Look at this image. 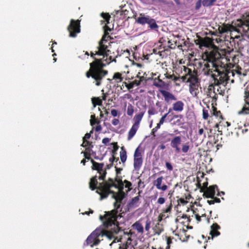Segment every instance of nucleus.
Instances as JSON below:
<instances>
[{"label":"nucleus","instance_id":"f257e3e1","mask_svg":"<svg viewBox=\"0 0 249 249\" xmlns=\"http://www.w3.org/2000/svg\"><path fill=\"white\" fill-rule=\"evenodd\" d=\"M97 177L96 175L91 178L89 187L91 190L97 189L96 192L100 195V200L106 198L109 194H112V198L115 200L113 203L114 209L107 213L103 217L107 218L108 225L112 224L114 225L119 216L118 215L119 211H122L121 204L125 196V193L123 191L124 181L116 179L115 181L118 183L117 184L112 178H109L108 181H105L100 183L99 186L97 187L98 184Z\"/></svg>","mask_w":249,"mask_h":249},{"label":"nucleus","instance_id":"f03ea898","mask_svg":"<svg viewBox=\"0 0 249 249\" xmlns=\"http://www.w3.org/2000/svg\"><path fill=\"white\" fill-rule=\"evenodd\" d=\"M203 59L206 61L204 64V74L211 75L213 79V84L215 86L222 85L225 87L231 81L234 82L231 76H234V71H231V68L232 65L228 62L229 59L224 56L217 52L211 51L205 53L203 55Z\"/></svg>","mask_w":249,"mask_h":249},{"label":"nucleus","instance_id":"7ed1b4c3","mask_svg":"<svg viewBox=\"0 0 249 249\" xmlns=\"http://www.w3.org/2000/svg\"><path fill=\"white\" fill-rule=\"evenodd\" d=\"M106 37V35H105L99 41L95 53H91L90 56L94 59V61L89 64L90 69L86 72L87 77H91L95 80V85L98 86L101 85V80L108 73L107 71L103 70V68L111 62V57H107L110 51L107 50V46L104 44L107 41Z\"/></svg>","mask_w":249,"mask_h":249},{"label":"nucleus","instance_id":"20e7f679","mask_svg":"<svg viewBox=\"0 0 249 249\" xmlns=\"http://www.w3.org/2000/svg\"><path fill=\"white\" fill-rule=\"evenodd\" d=\"M100 218L101 220L104 221V225L107 227L108 228L109 227H111L112 226H114L113 231L110 232L111 234L113 236V238L112 239H114V240L110 244V246L114 243L119 242H123L124 240H126V241H125V244H123V246L122 247L120 246V248H122V249H128L130 246H131V247L132 246H131V241L132 240H131V238L128 236V234L126 233L124 231H121L120 233V236H121V237L120 239H118L117 237H115L114 236V233L117 234V233H119L120 231L119 227L117 225V221L115 222V224L114 225L113 224H112L111 225V224L108 225L107 222V218L106 217H103L102 216L100 215ZM117 220V219H116V220Z\"/></svg>","mask_w":249,"mask_h":249},{"label":"nucleus","instance_id":"39448f33","mask_svg":"<svg viewBox=\"0 0 249 249\" xmlns=\"http://www.w3.org/2000/svg\"><path fill=\"white\" fill-rule=\"evenodd\" d=\"M103 236L107 237L109 240L113 238L110 232L101 228H97L87 238V245H89L91 247L97 246L100 242V237Z\"/></svg>","mask_w":249,"mask_h":249},{"label":"nucleus","instance_id":"423d86ee","mask_svg":"<svg viewBox=\"0 0 249 249\" xmlns=\"http://www.w3.org/2000/svg\"><path fill=\"white\" fill-rule=\"evenodd\" d=\"M91 162L92 164V169L96 170L99 174L98 177L97 176V178H98L99 180H104L107 174L106 170L109 169L112 166V164L110 163L106 165V167L104 168V163H98L91 160Z\"/></svg>","mask_w":249,"mask_h":249},{"label":"nucleus","instance_id":"0eeeda50","mask_svg":"<svg viewBox=\"0 0 249 249\" xmlns=\"http://www.w3.org/2000/svg\"><path fill=\"white\" fill-rule=\"evenodd\" d=\"M80 21L78 19L75 20L72 19L71 20L70 23L67 28L70 33V37H75L77 34L80 32Z\"/></svg>","mask_w":249,"mask_h":249},{"label":"nucleus","instance_id":"6e6552de","mask_svg":"<svg viewBox=\"0 0 249 249\" xmlns=\"http://www.w3.org/2000/svg\"><path fill=\"white\" fill-rule=\"evenodd\" d=\"M244 100L245 104L242 109L238 112L239 115H247L249 114V91L245 90Z\"/></svg>","mask_w":249,"mask_h":249},{"label":"nucleus","instance_id":"1a4fd4ad","mask_svg":"<svg viewBox=\"0 0 249 249\" xmlns=\"http://www.w3.org/2000/svg\"><path fill=\"white\" fill-rule=\"evenodd\" d=\"M237 22V26L242 28L244 32L247 33L249 31V14L248 17L243 19H239Z\"/></svg>","mask_w":249,"mask_h":249},{"label":"nucleus","instance_id":"9d476101","mask_svg":"<svg viewBox=\"0 0 249 249\" xmlns=\"http://www.w3.org/2000/svg\"><path fill=\"white\" fill-rule=\"evenodd\" d=\"M139 200L140 196H136L129 200L126 206L127 211L138 207L140 204Z\"/></svg>","mask_w":249,"mask_h":249},{"label":"nucleus","instance_id":"9b49d317","mask_svg":"<svg viewBox=\"0 0 249 249\" xmlns=\"http://www.w3.org/2000/svg\"><path fill=\"white\" fill-rule=\"evenodd\" d=\"M216 189H217V186L216 185H212L207 187L205 192L204 193V196H205L207 198H213L215 195Z\"/></svg>","mask_w":249,"mask_h":249},{"label":"nucleus","instance_id":"f8f14e48","mask_svg":"<svg viewBox=\"0 0 249 249\" xmlns=\"http://www.w3.org/2000/svg\"><path fill=\"white\" fill-rule=\"evenodd\" d=\"M160 92L164 98V100L168 103L171 100L176 101V97L170 92L163 89L160 90Z\"/></svg>","mask_w":249,"mask_h":249},{"label":"nucleus","instance_id":"ddd939ff","mask_svg":"<svg viewBox=\"0 0 249 249\" xmlns=\"http://www.w3.org/2000/svg\"><path fill=\"white\" fill-rule=\"evenodd\" d=\"M211 230L210 234L211 235V237H208V239L213 238L214 237L220 235V232L217 231L218 230L220 229V226L217 223H214L211 226Z\"/></svg>","mask_w":249,"mask_h":249},{"label":"nucleus","instance_id":"4468645a","mask_svg":"<svg viewBox=\"0 0 249 249\" xmlns=\"http://www.w3.org/2000/svg\"><path fill=\"white\" fill-rule=\"evenodd\" d=\"M181 138L180 136H176L171 141L170 145L172 148H175L177 152H179L180 148L179 145L181 143Z\"/></svg>","mask_w":249,"mask_h":249},{"label":"nucleus","instance_id":"2eb2a0df","mask_svg":"<svg viewBox=\"0 0 249 249\" xmlns=\"http://www.w3.org/2000/svg\"><path fill=\"white\" fill-rule=\"evenodd\" d=\"M151 17L148 15L141 14L140 16L136 19V22L142 25L147 24Z\"/></svg>","mask_w":249,"mask_h":249},{"label":"nucleus","instance_id":"dca6fc26","mask_svg":"<svg viewBox=\"0 0 249 249\" xmlns=\"http://www.w3.org/2000/svg\"><path fill=\"white\" fill-rule=\"evenodd\" d=\"M188 70L189 77L187 78V82L190 83V85L194 86L198 82V79L195 75L191 73V71L190 69Z\"/></svg>","mask_w":249,"mask_h":249},{"label":"nucleus","instance_id":"f3484780","mask_svg":"<svg viewBox=\"0 0 249 249\" xmlns=\"http://www.w3.org/2000/svg\"><path fill=\"white\" fill-rule=\"evenodd\" d=\"M184 106V103L182 101H178L173 104V110L180 112L183 111Z\"/></svg>","mask_w":249,"mask_h":249},{"label":"nucleus","instance_id":"a211bd4d","mask_svg":"<svg viewBox=\"0 0 249 249\" xmlns=\"http://www.w3.org/2000/svg\"><path fill=\"white\" fill-rule=\"evenodd\" d=\"M142 158H134V168L136 171H139L142 164Z\"/></svg>","mask_w":249,"mask_h":249},{"label":"nucleus","instance_id":"6ab92c4d","mask_svg":"<svg viewBox=\"0 0 249 249\" xmlns=\"http://www.w3.org/2000/svg\"><path fill=\"white\" fill-rule=\"evenodd\" d=\"M139 126L133 125L132 126L131 128L129 130L127 136V140H130L135 135L137 131L139 128Z\"/></svg>","mask_w":249,"mask_h":249},{"label":"nucleus","instance_id":"aec40b11","mask_svg":"<svg viewBox=\"0 0 249 249\" xmlns=\"http://www.w3.org/2000/svg\"><path fill=\"white\" fill-rule=\"evenodd\" d=\"M144 112H141L139 113L138 114H136L134 117V120L135 121L134 124L133 125H135L136 126L139 127L140 123L144 115Z\"/></svg>","mask_w":249,"mask_h":249},{"label":"nucleus","instance_id":"412c9836","mask_svg":"<svg viewBox=\"0 0 249 249\" xmlns=\"http://www.w3.org/2000/svg\"><path fill=\"white\" fill-rule=\"evenodd\" d=\"M148 27L152 30H157L159 26L157 24L156 20L152 18L150 19L148 23Z\"/></svg>","mask_w":249,"mask_h":249},{"label":"nucleus","instance_id":"4be33fe9","mask_svg":"<svg viewBox=\"0 0 249 249\" xmlns=\"http://www.w3.org/2000/svg\"><path fill=\"white\" fill-rule=\"evenodd\" d=\"M133 228L136 230L139 233H142L143 232V228L142 225L139 221H136L132 225Z\"/></svg>","mask_w":249,"mask_h":249},{"label":"nucleus","instance_id":"5701e85b","mask_svg":"<svg viewBox=\"0 0 249 249\" xmlns=\"http://www.w3.org/2000/svg\"><path fill=\"white\" fill-rule=\"evenodd\" d=\"M120 159L121 161L124 163L125 162L127 159L126 152L124 147H121V151L120 153Z\"/></svg>","mask_w":249,"mask_h":249},{"label":"nucleus","instance_id":"b1692460","mask_svg":"<svg viewBox=\"0 0 249 249\" xmlns=\"http://www.w3.org/2000/svg\"><path fill=\"white\" fill-rule=\"evenodd\" d=\"M163 177L160 176L156 180L153 181V184L156 187L157 189H159L161 186V184L163 180Z\"/></svg>","mask_w":249,"mask_h":249},{"label":"nucleus","instance_id":"393cba45","mask_svg":"<svg viewBox=\"0 0 249 249\" xmlns=\"http://www.w3.org/2000/svg\"><path fill=\"white\" fill-rule=\"evenodd\" d=\"M153 85L158 88H164L165 84L164 81L160 79H155L153 82Z\"/></svg>","mask_w":249,"mask_h":249},{"label":"nucleus","instance_id":"a878e982","mask_svg":"<svg viewBox=\"0 0 249 249\" xmlns=\"http://www.w3.org/2000/svg\"><path fill=\"white\" fill-rule=\"evenodd\" d=\"M216 1V0H203L202 4L204 7H210L212 6Z\"/></svg>","mask_w":249,"mask_h":249},{"label":"nucleus","instance_id":"bb28decb","mask_svg":"<svg viewBox=\"0 0 249 249\" xmlns=\"http://www.w3.org/2000/svg\"><path fill=\"white\" fill-rule=\"evenodd\" d=\"M81 146L86 147V150L88 152H90L91 148L93 147L92 143L89 141H86V142L85 143L83 142Z\"/></svg>","mask_w":249,"mask_h":249},{"label":"nucleus","instance_id":"cd10ccee","mask_svg":"<svg viewBox=\"0 0 249 249\" xmlns=\"http://www.w3.org/2000/svg\"><path fill=\"white\" fill-rule=\"evenodd\" d=\"M112 79L115 80L116 83H119L123 80V77L121 73L116 72L113 75Z\"/></svg>","mask_w":249,"mask_h":249},{"label":"nucleus","instance_id":"c85d7f7f","mask_svg":"<svg viewBox=\"0 0 249 249\" xmlns=\"http://www.w3.org/2000/svg\"><path fill=\"white\" fill-rule=\"evenodd\" d=\"M134 113V107L131 104H128L127 108V114L128 116H132Z\"/></svg>","mask_w":249,"mask_h":249},{"label":"nucleus","instance_id":"c756f323","mask_svg":"<svg viewBox=\"0 0 249 249\" xmlns=\"http://www.w3.org/2000/svg\"><path fill=\"white\" fill-rule=\"evenodd\" d=\"M134 158H142L141 153L139 150V146L135 151Z\"/></svg>","mask_w":249,"mask_h":249},{"label":"nucleus","instance_id":"7c9ffc66","mask_svg":"<svg viewBox=\"0 0 249 249\" xmlns=\"http://www.w3.org/2000/svg\"><path fill=\"white\" fill-rule=\"evenodd\" d=\"M101 16L105 20L107 23H109L110 16L108 14L102 13L101 14Z\"/></svg>","mask_w":249,"mask_h":249},{"label":"nucleus","instance_id":"2f4dec72","mask_svg":"<svg viewBox=\"0 0 249 249\" xmlns=\"http://www.w3.org/2000/svg\"><path fill=\"white\" fill-rule=\"evenodd\" d=\"M124 183L125 184V187L128 188V191H130L132 189V183L127 180H124Z\"/></svg>","mask_w":249,"mask_h":249},{"label":"nucleus","instance_id":"473e14b6","mask_svg":"<svg viewBox=\"0 0 249 249\" xmlns=\"http://www.w3.org/2000/svg\"><path fill=\"white\" fill-rule=\"evenodd\" d=\"M202 115H203V118L204 120L207 119L208 117H209L208 110V109H203Z\"/></svg>","mask_w":249,"mask_h":249},{"label":"nucleus","instance_id":"72a5a7b5","mask_svg":"<svg viewBox=\"0 0 249 249\" xmlns=\"http://www.w3.org/2000/svg\"><path fill=\"white\" fill-rule=\"evenodd\" d=\"M148 113L149 116L157 114V111L154 107H151L148 110Z\"/></svg>","mask_w":249,"mask_h":249},{"label":"nucleus","instance_id":"f704fd0d","mask_svg":"<svg viewBox=\"0 0 249 249\" xmlns=\"http://www.w3.org/2000/svg\"><path fill=\"white\" fill-rule=\"evenodd\" d=\"M231 71H234L235 75L233 77L237 76V77H238L240 75L242 74L241 69L240 70H231Z\"/></svg>","mask_w":249,"mask_h":249},{"label":"nucleus","instance_id":"c9c22d12","mask_svg":"<svg viewBox=\"0 0 249 249\" xmlns=\"http://www.w3.org/2000/svg\"><path fill=\"white\" fill-rule=\"evenodd\" d=\"M151 221L149 220H147L145 222V231H148L150 227Z\"/></svg>","mask_w":249,"mask_h":249},{"label":"nucleus","instance_id":"e433bc0d","mask_svg":"<svg viewBox=\"0 0 249 249\" xmlns=\"http://www.w3.org/2000/svg\"><path fill=\"white\" fill-rule=\"evenodd\" d=\"M189 149V146L187 144L183 145L182 148V151L183 153H187Z\"/></svg>","mask_w":249,"mask_h":249},{"label":"nucleus","instance_id":"4c0bfd02","mask_svg":"<svg viewBox=\"0 0 249 249\" xmlns=\"http://www.w3.org/2000/svg\"><path fill=\"white\" fill-rule=\"evenodd\" d=\"M202 2V0H198V1L196 2L195 6L196 10H198L200 8Z\"/></svg>","mask_w":249,"mask_h":249},{"label":"nucleus","instance_id":"58836bf2","mask_svg":"<svg viewBox=\"0 0 249 249\" xmlns=\"http://www.w3.org/2000/svg\"><path fill=\"white\" fill-rule=\"evenodd\" d=\"M167 78L169 79H171L174 81H177L179 79V77H177L174 75H170L167 76Z\"/></svg>","mask_w":249,"mask_h":249},{"label":"nucleus","instance_id":"ea45409f","mask_svg":"<svg viewBox=\"0 0 249 249\" xmlns=\"http://www.w3.org/2000/svg\"><path fill=\"white\" fill-rule=\"evenodd\" d=\"M91 136V135L90 133H86L85 135V136L83 138V142L85 143L86 142V141H88L87 140L90 138Z\"/></svg>","mask_w":249,"mask_h":249},{"label":"nucleus","instance_id":"a19ab883","mask_svg":"<svg viewBox=\"0 0 249 249\" xmlns=\"http://www.w3.org/2000/svg\"><path fill=\"white\" fill-rule=\"evenodd\" d=\"M160 127V126L157 124V126L152 130L151 134L155 136V133L157 132Z\"/></svg>","mask_w":249,"mask_h":249},{"label":"nucleus","instance_id":"79ce46f5","mask_svg":"<svg viewBox=\"0 0 249 249\" xmlns=\"http://www.w3.org/2000/svg\"><path fill=\"white\" fill-rule=\"evenodd\" d=\"M165 166L167 169L169 170V171H172L173 170V166L171 163L169 162H166L165 163Z\"/></svg>","mask_w":249,"mask_h":249},{"label":"nucleus","instance_id":"37998d69","mask_svg":"<svg viewBox=\"0 0 249 249\" xmlns=\"http://www.w3.org/2000/svg\"><path fill=\"white\" fill-rule=\"evenodd\" d=\"M110 139L108 138H104L102 140V143L104 144H107L110 141Z\"/></svg>","mask_w":249,"mask_h":249},{"label":"nucleus","instance_id":"c03bdc74","mask_svg":"<svg viewBox=\"0 0 249 249\" xmlns=\"http://www.w3.org/2000/svg\"><path fill=\"white\" fill-rule=\"evenodd\" d=\"M165 202V198L162 197H159L158 200V203L160 204H162Z\"/></svg>","mask_w":249,"mask_h":249},{"label":"nucleus","instance_id":"a18cd8bd","mask_svg":"<svg viewBox=\"0 0 249 249\" xmlns=\"http://www.w3.org/2000/svg\"><path fill=\"white\" fill-rule=\"evenodd\" d=\"M91 120H90V123H91V124L92 125L96 123V121L94 115H92L91 116Z\"/></svg>","mask_w":249,"mask_h":249},{"label":"nucleus","instance_id":"49530a36","mask_svg":"<svg viewBox=\"0 0 249 249\" xmlns=\"http://www.w3.org/2000/svg\"><path fill=\"white\" fill-rule=\"evenodd\" d=\"M111 114L113 117H116L118 115V111L115 109H112L111 111Z\"/></svg>","mask_w":249,"mask_h":249},{"label":"nucleus","instance_id":"de8ad7c7","mask_svg":"<svg viewBox=\"0 0 249 249\" xmlns=\"http://www.w3.org/2000/svg\"><path fill=\"white\" fill-rule=\"evenodd\" d=\"M142 77H141V79H142ZM142 79H141L140 80H134L133 81V85H135L136 86H139L140 84H141V81H142Z\"/></svg>","mask_w":249,"mask_h":249},{"label":"nucleus","instance_id":"09e8293b","mask_svg":"<svg viewBox=\"0 0 249 249\" xmlns=\"http://www.w3.org/2000/svg\"><path fill=\"white\" fill-rule=\"evenodd\" d=\"M213 115L217 117H220V118H222V116L221 115V113L219 111L217 110H214L213 111Z\"/></svg>","mask_w":249,"mask_h":249},{"label":"nucleus","instance_id":"8fccbe9b","mask_svg":"<svg viewBox=\"0 0 249 249\" xmlns=\"http://www.w3.org/2000/svg\"><path fill=\"white\" fill-rule=\"evenodd\" d=\"M119 123V120L117 119H114L112 121V124L114 125H117Z\"/></svg>","mask_w":249,"mask_h":249},{"label":"nucleus","instance_id":"3c124183","mask_svg":"<svg viewBox=\"0 0 249 249\" xmlns=\"http://www.w3.org/2000/svg\"><path fill=\"white\" fill-rule=\"evenodd\" d=\"M167 186L165 184H163L162 185L159 190H162V191H165L167 189Z\"/></svg>","mask_w":249,"mask_h":249},{"label":"nucleus","instance_id":"603ef678","mask_svg":"<svg viewBox=\"0 0 249 249\" xmlns=\"http://www.w3.org/2000/svg\"><path fill=\"white\" fill-rule=\"evenodd\" d=\"M172 243L171 238L169 237H166V244L167 245H170Z\"/></svg>","mask_w":249,"mask_h":249},{"label":"nucleus","instance_id":"864d4df0","mask_svg":"<svg viewBox=\"0 0 249 249\" xmlns=\"http://www.w3.org/2000/svg\"><path fill=\"white\" fill-rule=\"evenodd\" d=\"M116 169V174L118 175L121 173V171H122L123 169L121 168H118L117 167H115Z\"/></svg>","mask_w":249,"mask_h":249},{"label":"nucleus","instance_id":"5fc2aeb1","mask_svg":"<svg viewBox=\"0 0 249 249\" xmlns=\"http://www.w3.org/2000/svg\"><path fill=\"white\" fill-rule=\"evenodd\" d=\"M165 118H164L162 117L160 119V122L158 124L160 126L161 124H162L164 123V122L165 121Z\"/></svg>","mask_w":249,"mask_h":249},{"label":"nucleus","instance_id":"6e6d98bb","mask_svg":"<svg viewBox=\"0 0 249 249\" xmlns=\"http://www.w3.org/2000/svg\"><path fill=\"white\" fill-rule=\"evenodd\" d=\"M172 209V204H170V205L167 208V209L165 210V213H170L171 212Z\"/></svg>","mask_w":249,"mask_h":249},{"label":"nucleus","instance_id":"4d7b16f0","mask_svg":"<svg viewBox=\"0 0 249 249\" xmlns=\"http://www.w3.org/2000/svg\"><path fill=\"white\" fill-rule=\"evenodd\" d=\"M189 90L192 94H194V92H195V89L193 88L192 85H190Z\"/></svg>","mask_w":249,"mask_h":249},{"label":"nucleus","instance_id":"13d9d810","mask_svg":"<svg viewBox=\"0 0 249 249\" xmlns=\"http://www.w3.org/2000/svg\"><path fill=\"white\" fill-rule=\"evenodd\" d=\"M188 77L189 76H188V74H187L186 75L182 76L181 78L183 81L184 82L186 81L187 82V80Z\"/></svg>","mask_w":249,"mask_h":249},{"label":"nucleus","instance_id":"bf43d9fd","mask_svg":"<svg viewBox=\"0 0 249 249\" xmlns=\"http://www.w3.org/2000/svg\"><path fill=\"white\" fill-rule=\"evenodd\" d=\"M102 127L101 125H98L96 126L95 130L96 131H99L101 130Z\"/></svg>","mask_w":249,"mask_h":249},{"label":"nucleus","instance_id":"052dcab7","mask_svg":"<svg viewBox=\"0 0 249 249\" xmlns=\"http://www.w3.org/2000/svg\"><path fill=\"white\" fill-rule=\"evenodd\" d=\"M115 159V158L112 156L109 159V161L111 162L110 163H112L113 164V162L114 161Z\"/></svg>","mask_w":249,"mask_h":249},{"label":"nucleus","instance_id":"680f3d73","mask_svg":"<svg viewBox=\"0 0 249 249\" xmlns=\"http://www.w3.org/2000/svg\"><path fill=\"white\" fill-rule=\"evenodd\" d=\"M203 132H204V130L203 128H200L199 130H198V133L199 135H201L203 133Z\"/></svg>","mask_w":249,"mask_h":249},{"label":"nucleus","instance_id":"e2e57ef3","mask_svg":"<svg viewBox=\"0 0 249 249\" xmlns=\"http://www.w3.org/2000/svg\"><path fill=\"white\" fill-rule=\"evenodd\" d=\"M213 198L214 199L213 200L215 201V202H216V203H220V200L219 198H217V197H214Z\"/></svg>","mask_w":249,"mask_h":249},{"label":"nucleus","instance_id":"0e129e2a","mask_svg":"<svg viewBox=\"0 0 249 249\" xmlns=\"http://www.w3.org/2000/svg\"><path fill=\"white\" fill-rule=\"evenodd\" d=\"M133 64L134 65L137 66V67H138L139 68H141L142 67V65L141 64H140V63H137L133 62Z\"/></svg>","mask_w":249,"mask_h":249},{"label":"nucleus","instance_id":"69168bd1","mask_svg":"<svg viewBox=\"0 0 249 249\" xmlns=\"http://www.w3.org/2000/svg\"><path fill=\"white\" fill-rule=\"evenodd\" d=\"M162 231H163V230H159V231H155V234H157V235H160V234L161 233V232Z\"/></svg>","mask_w":249,"mask_h":249},{"label":"nucleus","instance_id":"338daca9","mask_svg":"<svg viewBox=\"0 0 249 249\" xmlns=\"http://www.w3.org/2000/svg\"><path fill=\"white\" fill-rule=\"evenodd\" d=\"M207 202H208L210 205H212V204H214L215 201H214L213 200H208V201H207Z\"/></svg>","mask_w":249,"mask_h":249},{"label":"nucleus","instance_id":"774afa93","mask_svg":"<svg viewBox=\"0 0 249 249\" xmlns=\"http://www.w3.org/2000/svg\"><path fill=\"white\" fill-rule=\"evenodd\" d=\"M196 219L198 222H199L201 221V217L200 216H199L198 214H196Z\"/></svg>","mask_w":249,"mask_h":249}]
</instances>
